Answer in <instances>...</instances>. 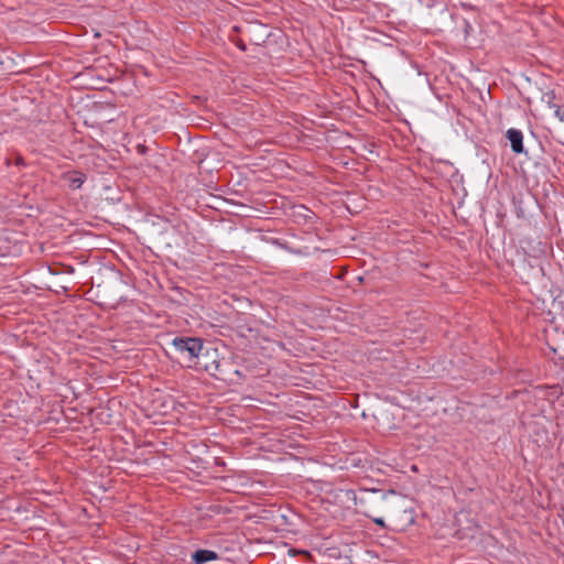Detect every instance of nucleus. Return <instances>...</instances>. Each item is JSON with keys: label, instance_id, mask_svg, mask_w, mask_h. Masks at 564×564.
Wrapping results in <instances>:
<instances>
[{"label": "nucleus", "instance_id": "obj_2", "mask_svg": "<svg viewBox=\"0 0 564 564\" xmlns=\"http://www.w3.org/2000/svg\"><path fill=\"white\" fill-rule=\"evenodd\" d=\"M507 139L510 141L511 149L514 153H523V133L519 129L511 128L506 132Z\"/></svg>", "mask_w": 564, "mask_h": 564}, {"label": "nucleus", "instance_id": "obj_8", "mask_svg": "<svg viewBox=\"0 0 564 564\" xmlns=\"http://www.w3.org/2000/svg\"><path fill=\"white\" fill-rule=\"evenodd\" d=\"M369 501V497H360L358 499V503L362 507L366 505V502Z\"/></svg>", "mask_w": 564, "mask_h": 564}, {"label": "nucleus", "instance_id": "obj_9", "mask_svg": "<svg viewBox=\"0 0 564 564\" xmlns=\"http://www.w3.org/2000/svg\"><path fill=\"white\" fill-rule=\"evenodd\" d=\"M376 492H377V490H365V494H366L367 496H371V495H373V494H376Z\"/></svg>", "mask_w": 564, "mask_h": 564}, {"label": "nucleus", "instance_id": "obj_3", "mask_svg": "<svg viewBox=\"0 0 564 564\" xmlns=\"http://www.w3.org/2000/svg\"><path fill=\"white\" fill-rule=\"evenodd\" d=\"M192 558L195 564H205L218 558V554L212 550H197Z\"/></svg>", "mask_w": 564, "mask_h": 564}, {"label": "nucleus", "instance_id": "obj_7", "mask_svg": "<svg viewBox=\"0 0 564 564\" xmlns=\"http://www.w3.org/2000/svg\"><path fill=\"white\" fill-rule=\"evenodd\" d=\"M371 519H372V521H373L377 525H379V527H381V528H386V522H384V520H383L382 518H371Z\"/></svg>", "mask_w": 564, "mask_h": 564}, {"label": "nucleus", "instance_id": "obj_4", "mask_svg": "<svg viewBox=\"0 0 564 564\" xmlns=\"http://www.w3.org/2000/svg\"><path fill=\"white\" fill-rule=\"evenodd\" d=\"M64 180L67 182L70 188L77 189L83 185L85 181V175L80 172L73 171L66 173L64 175Z\"/></svg>", "mask_w": 564, "mask_h": 564}, {"label": "nucleus", "instance_id": "obj_6", "mask_svg": "<svg viewBox=\"0 0 564 564\" xmlns=\"http://www.w3.org/2000/svg\"><path fill=\"white\" fill-rule=\"evenodd\" d=\"M555 108L554 116L561 121L564 122V110L561 109L558 106H553Z\"/></svg>", "mask_w": 564, "mask_h": 564}, {"label": "nucleus", "instance_id": "obj_1", "mask_svg": "<svg viewBox=\"0 0 564 564\" xmlns=\"http://www.w3.org/2000/svg\"><path fill=\"white\" fill-rule=\"evenodd\" d=\"M172 345L180 354H186L189 361L198 358L204 347L203 340L197 337H176Z\"/></svg>", "mask_w": 564, "mask_h": 564}, {"label": "nucleus", "instance_id": "obj_5", "mask_svg": "<svg viewBox=\"0 0 564 564\" xmlns=\"http://www.w3.org/2000/svg\"><path fill=\"white\" fill-rule=\"evenodd\" d=\"M204 369L212 376L214 377H217L218 373L221 372L220 370V361L218 360H213L212 362L209 364H205L204 365Z\"/></svg>", "mask_w": 564, "mask_h": 564}, {"label": "nucleus", "instance_id": "obj_10", "mask_svg": "<svg viewBox=\"0 0 564 564\" xmlns=\"http://www.w3.org/2000/svg\"><path fill=\"white\" fill-rule=\"evenodd\" d=\"M364 514H365V516H367V517H369V518H371V516H370V514L368 513V511H366V510L364 511Z\"/></svg>", "mask_w": 564, "mask_h": 564}]
</instances>
